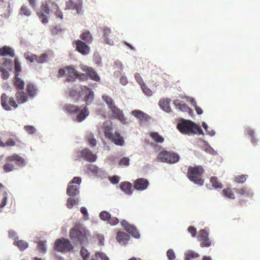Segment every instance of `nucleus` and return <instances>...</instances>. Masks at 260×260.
<instances>
[{
  "label": "nucleus",
  "mask_w": 260,
  "mask_h": 260,
  "mask_svg": "<svg viewBox=\"0 0 260 260\" xmlns=\"http://www.w3.org/2000/svg\"><path fill=\"white\" fill-rule=\"evenodd\" d=\"M69 237L73 242L81 244L87 242L90 232L82 224L76 223L70 229Z\"/></svg>",
  "instance_id": "1"
},
{
  "label": "nucleus",
  "mask_w": 260,
  "mask_h": 260,
  "mask_svg": "<svg viewBox=\"0 0 260 260\" xmlns=\"http://www.w3.org/2000/svg\"><path fill=\"white\" fill-rule=\"evenodd\" d=\"M104 132L105 137L111 141L116 145L122 146L124 145V140L123 137L119 132L113 133L112 124L110 122L109 123L105 122L104 123Z\"/></svg>",
  "instance_id": "2"
},
{
  "label": "nucleus",
  "mask_w": 260,
  "mask_h": 260,
  "mask_svg": "<svg viewBox=\"0 0 260 260\" xmlns=\"http://www.w3.org/2000/svg\"><path fill=\"white\" fill-rule=\"evenodd\" d=\"M177 128L183 134L190 135H204L201 127L194 122L187 120H182L177 125Z\"/></svg>",
  "instance_id": "3"
},
{
  "label": "nucleus",
  "mask_w": 260,
  "mask_h": 260,
  "mask_svg": "<svg viewBox=\"0 0 260 260\" xmlns=\"http://www.w3.org/2000/svg\"><path fill=\"white\" fill-rule=\"evenodd\" d=\"M204 169L201 166L189 167L187 171L188 179L196 184L202 185L204 180L201 178Z\"/></svg>",
  "instance_id": "4"
},
{
  "label": "nucleus",
  "mask_w": 260,
  "mask_h": 260,
  "mask_svg": "<svg viewBox=\"0 0 260 260\" xmlns=\"http://www.w3.org/2000/svg\"><path fill=\"white\" fill-rule=\"evenodd\" d=\"M6 161L3 168L6 173L12 171L15 169L14 165L12 164L13 161H15L17 165L20 167H24L25 165L24 159L16 154H13L7 157Z\"/></svg>",
  "instance_id": "5"
},
{
  "label": "nucleus",
  "mask_w": 260,
  "mask_h": 260,
  "mask_svg": "<svg viewBox=\"0 0 260 260\" xmlns=\"http://www.w3.org/2000/svg\"><path fill=\"white\" fill-rule=\"evenodd\" d=\"M54 248L57 251L66 253L72 251L74 246L68 239L62 238L55 240Z\"/></svg>",
  "instance_id": "6"
},
{
  "label": "nucleus",
  "mask_w": 260,
  "mask_h": 260,
  "mask_svg": "<svg viewBox=\"0 0 260 260\" xmlns=\"http://www.w3.org/2000/svg\"><path fill=\"white\" fill-rule=\"evenodd\" d=\"M157 158L162 162L174 164L179 161L180 157L175 152L162 150L159 153Z\"/></svg>",
  "instance_id": "7"
},
{
  "label": "nucleus",
  "mask_w": 260,
  "mask_h": 260,
  "mask_svg": "<svg viewBox=\"0 0 260 260\" xmlns=\"http://www.w3.org/2000/svg\"><path fill=\"white\" fill-rule=\"evenodd\" d=\"M81 179L80 177H75L73 178L71 184H76L75 185H69L67 189V193L69 196L75 197L79 193V185L81 183Z\"/></svg>",
  "instance_id": "8"
},
{
  "label": "nucleus",
  "mask_w": 260,
  "mask_h": 260,
  "mask_svg": "<svg viewBox=\"0 0 260 260\" xmlns=\"http://www.w3.org/2000/svg\"><path fill=\"white\" fill-rule=\"evenodd\" d=\"M72 44L76 50L82 55H86L89 53L90 48L88 45V44L79 39L74 40Z\"/></svg>",
  "instance_id": "9"
},
{
  "label": "nucleus",
  "mask_w": 260,
  "mask_h": 260,
  "mask_svg": "<svg viewBox=\"0 0 260 260\" xmlns=\"http://www.w3.org/2000/svg\"><path fill=\"white\" fill-rule=\"evenodd\" d=\"M1 104L6 110H11L12 108H16L18 105L12 97L8 98L5 93L1 96Z\"/></svg>",
  "instance_id": "10"
},
{
  "label": "nucleus",
  "mask_w": 260,
  "mask_h": 260,
  "mask_svg": "<svg viewBox=\"0 0 260 260\" xmlns=\"http://www.w3.org/2000/svg\"><path fill=\"white\" fill-rule=\"evenodd\" d=\"M121 224L122 226L124 228L125 230L129 234H131L135 238H139L140 234L139 232L134 225L129 224L127 222V221L125 220H123L121 221Z\"/></svg>",
  "instance_id": "11"
},
{
  "label": "nucleus",
  "mask_w": 260,
  "mask_h": 260,
  "mask_svg": "<svg viewBox=\"0 0 260 260\" xmlns=\"http://www.w3.org/2000/svg\"><path fill=\"white\" fill-rule=\"evenodd\" d=\"M50 12V9L47 4H43L41 6V9L40 11L37 12V14L39 17V19L41 22L45 24L48 22V18L46 15H44V13L46 14H48Z\"/></svg>",
  "instance_id": "12"
},
{
  "label": "nucleus",
  "mask_w": 260,
  "mask_h": 260,
  "mask_svg": "<svg viewBox=\"0 0 260 260\" xmlns=\"http://www.w3.org/2000/svg\"><path fill=\"white\" fill-rule=\"evenodd\" d=\"M104 41L106 44L113 45L114 40L115 39V36L112 34L110 28L105 27L103 28Z\"/></svg>",
  "instance_id": "13"
},
{
  "label": "nucleus",
  "mask_w": 260,
  "mask_h": 260,
  "mask_svg": "<svg viewBox=\"0 0 260 260\" xmlns=\"http://www.w3.org/2000/svg\"><path fill=\"white\" fill-rule=\"evenodd\" d=\"M132 114L142 122H149L151 119V117L149 115L139 110L133 111Z\"/></svg>",
  "instance_id": "14"
},
{
  "label": "nucleus",
  "mask_w": 260,
  "mask_h": 260,
  "mask_svg": "<svg viewBox=\"0 0 260 260\" xmlns=\"http://www.w3.org/2000/svg\"><path fill=\"white\" fill-rule=\"evenodd\" d=\"M149 184L147 179L140 178L136 179L134 182V188L139 190H144L146 189Z\"/></svg>",
  "instance_id": "15"
},
{
  "label": "nucleus",
  "mask_w": 260,
  "mask_h": 260,
  "mask_svg": "<svg viewBox=\"0 0 260 260\" xmlns=\"http://www.w3.org/2000/svg\"><path fill=\"white\" fill-rule=\"evenodd\" d=\"M81 157L84 159L90 161L94 162L96 160V155L93 154L89 149L85 148L81 152Z\"/></svg>",
  "instance_id": "16"
},
{
  "label": "nucleus",
  "mask_w": 260,
  "mask_h": 260,
  "mask_svg": "<svg viewBox=\"0 0 260 260\" xmlns=\"http://www.w3.org/2000/svg\"><path fill=\"white\" fill-rule=\"evenodd\" d=\"M82 91L86 94L84 97V101L86 104H90L94 99V93L87 86H84L81 87Z\"/></svg>",
  "instance_id": "17"
},
{
  "label": "nucleus",
  "mask_w": 260,
  "mask_h": 260,
  "mask_svg": "<svg viewBox=\"0 0 260 260\" xmlns=\"http://www.w3.org/2000/svg\"><path fill=\"white\" fill-rule=\"evenodd\" d=\"M15 56L14 50L8 46L0 47V56H9L14 58Z\"/></svg>",
  "instance_id": "18"
},
{
  "label": "nucleus",
  "mask_w": 260,
  "mask_h": 260,
  "mask_svg": "<svg viewBox=\"0 0 260 260\" xmlns=\"http://www.w3.org/2000/svg\"><path fill=\"white\" fill-rule=\"evenodd\" d=\"M110 110L112 111L113 116L115 118L118 119L122 122H125L126 118H125L122 110H121L116 106L112 107Z\"/></svg>",
  "instance_id": "19"
},
{
  "label": "nucleus",
  "mask_w": 260,
  "mask_h": 260,
  "mask_svg": "<svg viewBox=\"0 0 260 260\" xmlns=\"http://www.w3.org/2000/svg\"><path fill=\"white\" fill-rule=\"evenodd\" d=\"M15 98L17 103L19 104L26 102L28 100L27 93L23 90H17L15 94Z\"/></svg>",
  "instance_id": "20"
},
{
  "label": "nucleus",
  "mask_w": 260,
  "mask_h": 260,
  "mask_svg": "<svg viewBox=\"0 0 260 260\" xmlns=\"http://www.w3.org/2000/svg\"><path fill=\"white\" fill-rule=\"evenodd\" d=\"M65 69L66 70L67 74L69 75V76L67 78V80L68 81H72V79H74L73 77H79L80 75L79 74L78 72L75 70L73 66H69L68 67H66Z\"/></svg>",
  "instance_id": "21"
},
{
  "label": "nucleus",
  "mask_w": 260,
  "mask_h": 260,
  "mask_svg": "<svg viewBox=\"0 0 260 260\" xmlns=\"http://www.w3.org/2000/svg\"><path fill=\"white\" fill-rule=\"evenodd\" d=\"M27 93L30 99L35 98L38 93V88L33 83H29L26 85V88Z\"/></svg>",
  "instance_id": "22"
},
{
  "label": "nucleus",
  "mask_w": 260,
  "mask_h": 260,
  "mask_svg": "<svg viewBox=\"0 0 260 260\" xmlns=\"http://www.w3.org/2000/svg\"><path fill=\"white\" fill-rule=\"evenodd\" d=\"M81 4L75 3L72 0H69L66 2L65 9L76 10L78 14L81 11Z\"/></svg>",
  "instance_id": "23"
},
{
  "label": "nucleus",
  "mask_w": 260,
  "mask_h": 260,
  "mask_svg": "<svg viewBox=\"0 0 260 260\" xmlns=\"http://www.w3.org/2000/svg\"><path fill=\"white\" fill-rule=\"evenodd\" d=\"M19 76L15 75L13 79V84L17 90H23L24 87V82L20 78Z\"/></svg>",
  "instance_id": "24"
},
{
  "label": "nucleus",
  "mask_w": 260,
  "mask_h": 260,
  "mask_svg": "<svg viewBox=\"0 0 260 260\" xmlns=\"http://www.w3.org/2000/svg\"><path fill=\"white\" fill-rule=\"evenodd\" d=\"M85 71L91 79L95 81H99L100 80V77L98 75L96 72L92 68L87 67L85 69Z\"/></svg>",
  "instance_id": "25"
},
{
  "label": "nucleus",
  "mask_w": 260,
  "mask_h": 260,
  "mask_svg": "<svg viewBox=\"0 0 260 260\" xmlns=\"http://www.w3.org/2000/svg\"><path fill=\"white\" fill-rule=\"evenodd\" d=\"M171 100L169 99H160L159 102V105L160 108L167 112H169L171 110L170 106Z\"/></svg>",
  "instance_id": "26"
},
{
  "label": "nucleus",
  "mask_w": 260,
  "mask_h": 260,
  "mask_svg": "<svg viewBox=\"0 0 260 260\" xmlns=\"http://www.w3.org/2000/svg\"><path fill=\"white\" fill-rule=\"evenodd\" d=\"M80 40L88 44L92 43L93 37L89 31L83 32L80 35Z\"/></svg>",
  "instance_id": "27"
},
{
  "label": "nucleus",
  "mask_w": 260,
  "mask_h": 260,
  "mask_svg": "<svg viewBox=\"0 0 260 260\" xmlns=\"http://www.w3.org/2000/svg\"><path fill=\"white\" fill-rule=\"evenodd\" d=\"M120 189L127 194L132 193V184L129 182H122L120 184Z\"/></svg>",
  "instance_id": "28"
},
{
  "label": "nucleus",
  "mask_w": 260,
  "mask_h": 260,
  "mask_svg": "<svg viewBox=\"0 0 260 260\" xmlns=\"http://www.w3.org/2000/svg\"><path fill=\"white\" fill-rule=\"evenodd\" d=\"M235 192L241 196H243L247 198H251L253 196L252 191L247 187L240 189H234Z\"/></svg>",
  "instance_id": "29"
},
{
  "label": "nucleus",
  "mask_w": 260,
  "mask_h": 260,
  "mask_svg": "<svg viewBox=\"0 0 260 260\" xmlns=\"http://www.w3.org/2000/svg\"><path fill=\"white\" fill-rule=\"evenodd\" d=\"M173 103L176 108L182 111H187L189 109V108L185 104V103L180 100H175L174 101Z\"/></svg>",
  "instance_id": "30"
},
{
  "label": "nucleus",
  "mask_w": 260,
  "mask_h": 260,
  "mask_svg": "<svg viewBox=\"0 0 260 260\" xmlns=\"http://www.w3.org/2000/svg\"><path fill=\"white\" fill-rule=\"evenodd\" d=\"M64 109L70 114H75L80 111V108L77 106L69 104L64 106Z\"/></svg>",
  "instance_id": "31"
},
{
  "label": "nucleus",
  "mask_w": 260,
  "mask_h": 260,
  "mask_svg": "<svg viewBox=\"0 0 260 260\" xmlns=\"http://www.w3.org/2000/svg\"><path fill=\"white\" fill-rule=\"evenodd\" d=\"M12 66L13 60L10 58H4L3 59V61L0 62V67H2L5 69L11 70Z\"/></svg>",
  "instance_id": "32"
},
{
  "label": "nucleus",
  "mask_w": 260,
  "mask_h": 260,
  "mask_svg": "<svg viewBox=\"0 0 260 260\" xmlns=\"http://www.w3.org/2000/svg\"><path fill=\"white\" fill-rule=\"evenodd\" d=\"M88 115L89 111L88 108L84 107L80 111L79 114L77 116V120L78 122H81L84 120Z\"/></svg>",
  "instance_id": "33"
},
{
  "label": "nucleus",
  "mask_w": 260,
  "mask_h": 260,
  "mask_svg": "<svg viewBox=\"0 0 260 260\" xmlns=\"http://www.w3.org/2000/svg\"><path fill=\"white\" fill-rule=\"evenodd\" d=\"M151 139L156 143H162L165 139L157 132H151L149 134Z\"/></svg>",
  "instance_id": "34"
},
{
  "label": "nucleus",
  "mask_w": 260,
  "mask_h": 260,
  "mask_svg": "<svg viewBox=\"0 0 260 260\" xmlns=\"http://www.w3.org/2000/svg\"><path fill=\"white\" fill-rule=\"evenodd\" d=\"M117 240L119 242H124L127 241L129 239V235L123 232H118L117 234Z\"/></svg>",
  "instance_id": "35"
},
{
  "label": "nucleus",
  "mask_w": 260,
  "mask_h": 260,
  "mask_svg": "<svg viewBox=\"0 0 260 260\" xmlns=\"http://www.w3.org/2000/svg\"><path fill=\"white\" fill-rule=\"evenodd\" d=\"M48 54L47 53H42L39 56L36 55V62L38 63H45L48 60Z\"/></svg>",
  "instance_id": "36"
},
{
  "label": "nucleus",
  "mask_w": 260,
  "mask_h": 260,
  "mask_svg": "<svg viewBox=\"0 0 260 260\" xmlns=\"http://www.w3.org/2000/svg\"><path fill=\"white\" fill-rule=\"evenodd\" d=\"M14 68H15V75L19 76L20 73L22 71L21 63L17 57L14 58Z\"/></svg>",
  "instance_id": "37"
},
{
  "label": "nucleus",
  "mask_w": 260,
  "mask_h": 260,
  "mask_svg": "<svg viewBox=\"0 0 260 260\" xmlns=\"http://www.w3.org/2000/svg\"><path fill=\"white\" fill-rule=\"evenodd\" d=\"M21 143V141L18 138H15L14 140L12 138L9 139L6 143H4L5 146L13 147L18 145Z\"/></svg>",
  "instance_id": "38"
},
{
  "label": "nucleus",
  "mask_w": 260,
  "mask_h": 260,
  "mask_svg": "<svg viewBox=\"0 0 260 260\" xmlns=\"http://www.w3.org/2000/svg\"><path fill=\"white\" fill-rule=\"evenodd\" d=\"M52 11H53L56 16L60 19H62L63 18V14L61 10L59 9L57 5L55 3L52 4Z\"/></svg>",
  "instance_id": "39"
},
{
  "label": "nucleus",
  "mask_w": 260,
  "mask_h": 260,
  "mask_svg": "<svg viewBox=\"0 0 260 260\" xmlns=\"http://www.w3.org/2000/svg\"><path fill=\"white\" fill-rule=\"evenodd\" d=\"M245 134L250 137L251 141L253 144H255L257 143V140L254 137V132L253 129L249 127L246 128Z\"/></svg>",
  "instance_id": "40"
},
{
  "label": "nucleus",
  "mask_w": 260,
  "mask_h": 260,
  "mask_svg": "<svg viewBox=\"0 0 260 260\" xmlns=\"http://www.w3.org/2000/svg\"><path fill=\"white\" fill-rule=\"evenodd\" d=\"M109 260L108 256L103 252H96L95 253L94 256L92 257L91 260Z\"/></svg>",
  "instance_id": "41"
},
{
  "label": "nucleus",
  "mask_w": 260,
  "mask_h": 260,
  "mask_svg": "<svg viewBox=\"0 0 260 260\" xmlns=\"http://www.w3.org/2000/svg\"><path fill=\"white\" fill-rule=\"evenodd\" d=\"M210 182L214 188H221L222 187V184L218 181L216 177H212L210 178Z\"/></svg>",
  "instance_id": "42"
},
{
  "label": "nucleus",
  "mask_w": 260,
  "mask_h": 260,
  "mask_svg": "<svg viewBox=\"0 0 260 260\" xmlns=\"http://www.w3.org/2000/svg\"><path fill=\"white\" fill-rule=\"evenodd\" d=\"M19 14L21 15H25L26 16H29L31 14V12L29 8H28V6L25 5H23L20 9Z\"/></svg>",
  "instance_id": "43"
},
{
  "label": "nucleus",
  "mask_w": 260,
  "mask_h": 260,
  "mask_svg": "<svg viewBox=\"0 0 260 260\" xmlns=\"http://www.w3.org/2000/svg\"><path fill=\"white\" fill-rule=\"evenodd\" d=\"M222 193L224 197L229 199H234L235 198L234 193L231 188H227L224 189L222 190Z\"/></svg>",
  "instance_id": "44"
},
{
  "label": "nucleus",
  "mask_w": 260,
  "mask_h": 260,
  "mask_svg": "<svg viewBox=\"0 0 260 260\" xmlns=\"http://www.w3.org/2000/svg\"><path fill=\"white\" fill-rule=\"evenodd\" d=\"M15 244L21 251L25 250L28 247L27 243L22 240H18Z\"/></svg>",
  "instance_id": "45"
},
{
  "label": "nucleus",
  "mask_w": 260,
  "mask_h": 260,
  "mask_svg": "<svg viewBox=\"0 0 260 260\" xmlns=\"http://www.w3.org/2000/svg\"><path fill=\"white\" fill-rule=\"evenodd\" d=\"M208 238V233L204 230H201L199 232V235L198 236V240L202 241Z\"/></svg>",
  "instance_id": "46"
},
{
  "label": "nucleus",
  "mask_w": 260,
  "mask_h": 260,
  "mask_svg": "<svg viewBox=\"0 0 260 260\" xmlns=\"http://www.w3.org/2000/svg\"><path fill=\"white\" fill-rule=\"evenodd\" d=\"M102 98L103 100L105 101L107 105L109 106L110 109H111L112 107H114V106H115V103L111 98L106 95H103Z\"/></svg>",
  "instance_id": "47"
},
{
  "label": "nucleus",
  "mask_w": 260,
  "mask_h": 260,
  "mask_svg": "<svg viewBox=\"0 0 260 260\" xmlns=\"http://www.w3.org/2000/svg\"><path fill=\"white\" fill-rule=\"evenodd\" d=\"M78 201V200L72 198H69L67 202V206L68 208L71 209L73 208V207L77 204Z\"/></svg>",
  "instance_id": "48"
},
{
  "label": "nucleus",
  "mask_w": 260,
  "mask_h": 260,
  "mask_svg": "<svg viewBox=\"0 0 260 260\" xmlns=\"http://www.w3.org/2000/svg\"><path fill=\"white\" fill-rule=\"evenodd\" d=\"M87 140L91 146H95L96 145V140L94 138L93 134H89L87 136Z\"/></svg>",
  "instance_id": "49"
},
{
  "label": "nucleus",
  "mask_w": 260,
  "mask_h": 260,
  "mask_svg": "<svg viewBox=\"0 0 260 260\" xmlns=\"http://www.w3.org/2000/svg\"><path fill=\"white\" fill-rule=\"evenodd\" d=\"M24 57L26 59L30 61V62H33L36 61V55L33 54L30 52L25 53L24 54Z\"/></svg>",
  "instance_id": "50"
},
{
  "label": "nucleus",
  "mask_w": 260,
  "mask_h": 260,
  "mask_svg": "<svg viewBox=\"0 0 260 260\" xmlns=\"http://www.w3.org/2000/svg\"><path fill=\"white\" fill-rule=\"evenodd\" d=\"M80 254L83 260H87L89 256V253L84 247H81L80 250Z\"/></svg>",
  "instance_id": "51"
},
{
  "label": "nucleus",
  "mask_w": 260,
  "mask_h": 260,
  "mask_svg": "<svg viewBox=\"0 0 260 260\" xmlns=\"http://www.w3.org/2000/svg\"><path fill=\"white\" fill-rule=\"evenodd\" d=\"M111 214L107 211H102L100 214V217L101 219L104 221H108L110 218Z\"/></svg>",
  "instance_id": "52"
},
{
  "label": "nucleus",
  "mask_w": 260,
  "mask_h": 260,
  "mask_svg": "<svg viewBox=\"0 0 260 260\" xmlns=\"http://www.w3.org/2000/svg\"><path fill=\"white\" fill-rule=\"evenodd\" d=\"M46 241H40L38 243V248L40 252H45V251H46Z\"/></svg>",
  "instance_id": "53"
},
{
  "label": "nucleus",
  "mask_w": 260,
  "mask_h": 260,
  "mask_svg": "<svg viewBox=\"0 0 260 260\" xmlns=\"http://www.w3.org/2000/svg\"><path fill=\"white\" fill-rule=\"evenodd\" d=\"M0 72L2 73V77L3 79L6 80L9 78V72L6 70V69H4L2 67H0Z\"/></svg>",
  "instance_id": "54"
},
{
  "label": "nucleus",
  "mask_w": 260,
  "mask_h": 260,
  "mask_svg": "<svg viewBox=\"0 0 260 260\" xmlns=\"http://www.w3.org/2000/svg\"><path fill=\"white\" fill-rule=\"evenodd\" d=\"M167 256L170 260H174L176 258L175 252L172 249H169L167 251Z\"/></svg>",
  "instance_id": "55"
},
{
  "label": "nucleus",
  "mask_w": 260,
  "mask_h": 260,
  "mask_svg": "<svg viewBox=\"0 0 260 260\" xmlns=\"http://www.w3.org/2000/svg\"><path fill=\"white\" fill-rule=\"evenodd\" d=\"M248 176L247 175H241L236 177V181L238 183H243L247 179Z\"/></svg>",
  "instance_id": "56"
},
{
  "label": "nucleus",
  "mask_w": 260,
  "mask_h": 260,
  "mask_svg": "<svg viewBox=\"0 0 260 260\" xmlns=\"http://www.w3.org/2000/svg\"><path fill=\"white\" fill-rule=\"evenodd\" d=\"M142 90L143 91V92L148 96H151L152 94V91L147 87V86H146L144 84H143L141 85Z\"/></svg>",
  "instance_id": "57"
},
{
  "label": "nucleus",
  "mask_w": 260,
  "mask_h": 260,
  "mask_svg": "<svg viewBox=\"0 0 260 260\" xmlns=\"http://www.w3.org/2000/svg\"><path fill=\"white\" fill-rule=\"evenodd\" d=\"M62 29L59 26H53L51 28V33L53 35H56L61 31Z\"/></svg>",
  "instance_id": "58"
},
{
  "label": "nucleus",
  "mask_w": 260,
  "mask_h": 260,
  "mask_svg": "<svg viewBox=\"0 0 260 260\" xmlns=\"http://www.w3.org/2000/svg\"><path fill=\"white\" fill-rule=\"evenodd\" d=\"M24 128L29 134H33L36 132V128L31 125L25 126Z\"/></svg>",
  "instance_id": "59"
},
{
  "label": "nucleus",
  "mask_w": 260,
  "mask_h": 260,
  "mask_svg": "<svg viewBox=\"0 0 260 260\" xmlns=\"http://www.w3.org/2000/svg\"><path fill=\"white\" fill-rule=\"evenodd\" d=\"M80 95V93L78 92L76 90H75L74 89H72L70 91L69 93V96L71 98H79Z\"/></svg>",
  "instance_id": "60"
},
{
  "label": "nucleus",
  "mask_w": 260,
  "mask_h": 260,
  "mask_svg": "<svg viewBox=\"0 0 260 260\" xmlns=\"http://www.w3.org/2000/svg\"><path fill=\"white\" fill-rule=\"evenodd\" d=\"M201 242L200 246L202 247H209L211 245V242L209 241V238H207Z\"/></svg>",
  "instance_id": "61"
},
{
  "label": "nucleus",
  "mask_w": 260,
  "mask_h": 260,
  "mask_svg": "<svg viewBox=\"0 0 260 260\" xmlns=\"http://www.w3.org/2000/svg\"><path fill=\"white\" fill-rule=\"evenodd\" d=\"M198 256V254L193 252H188L186 254L185 260H190L191 258Z\"/></svg>",
  "instance_id": "62"
},
{
  "label": "nucleus",
  "mask_w": 260,
  "mask_h": 260,
  "mask_svg": "<svg viewBox=\"0 0 260 260\" xmlns=\"http://www.w3.org/2000/svg\"><path fill=\"white\" fill-rule=\"evenodd\" d=\"M129 159L128 157H124L119 161V164L120 165H124L127 166L129 165Z\"/></svg>",
  "instance_id": "63"
},
{
  "label": "nucleus",
  "mask_w": 260,
  "mask_h": 260,
  "mask_svg": "<svg viewBox=\"0 0 260 260\" xmlns=\"http://www.w3.org/2000/svg\"><path fill=\"white\" fill-rule=\"evenodd\" d=\"M88 169L90 172H91L94 174H97L99 171L98 168L96 166L93 165H89L88 166Z\"/></svg>",
  "instance_id": "64"
}]
</instances>
